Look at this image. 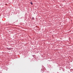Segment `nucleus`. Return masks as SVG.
Here are the masks:
<instances>
[{
	"label": "nucleus",
	"instance_id": "nucleus-1",
	"mask_svg": "<svg viewBox=\"0 0 73 73\" xmlns=\"http://www.w3.org/2000/svg\"><path fill=\"white\" fill-rule=\"evenodd\" d=\"M31 5H32L33 4V3L32 2H31Z\"/></svg>",
	"mask_w": 73,
	"mask_h": 73
}]
</instances>
